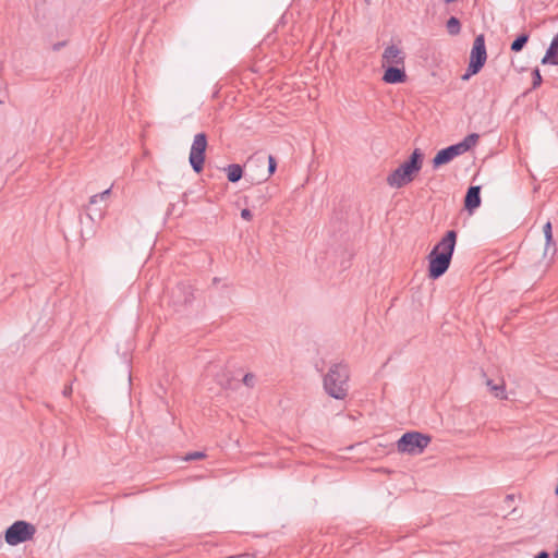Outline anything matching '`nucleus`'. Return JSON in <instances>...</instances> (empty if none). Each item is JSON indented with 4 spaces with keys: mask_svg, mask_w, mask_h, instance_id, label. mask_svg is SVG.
I'll list each match as a JSON object with an SVG mask.
<instances>
[{
    "mask_svg": "<svg viewBox=\"0 0 558 558\" xmlns=\"http://www.w3.org/2000/svg\"><path fill=\"white\" fill-rule=\"evenodd\" d=\"M555 494L558 496V485L556 486Z\"/></svg>",
    "mask_w": 558,
    "mask_h": 558,
    "instance_id": "nucleus-32",
    "label": "nucleus"
},
{
    "mask_svg": "<svg viewBox=\"0 0 558 558\" xmlns=\"http://www.w3.org/2000/svg\"><path fill=\"white\" fill-rule=\"evenodd\" d=\"M478 138H480L478 134L471 133L466 137H464L463 141H461L460 143H457L456 145L459 148L460 153L464 154L468 150H470L473 146L476 145Z\"/></svg>",
    "mask_w": 558,
    "mask_h": 558,
    "instance_id": "nucleus-17",
    "label": "nucleus"
},
{
    "mask_svg": "<svg viewBox=\"0 0 558 558\" xmlns=\"http://www.w3.org/2000/svg\"><path fill=\"white\" fill-rule=\"evenodd\" d=\"M487 59V51L485 47V37L480 34L475 37L470 53V62L465 74L462 75V80H469L470 76L477 74L484 66Z\"/></svg>",
    "mask_w": 558,
    "mask_h": 558,
    "instance_id": "nucleus-5",
    "label": "nucleus"
},
{
    "mask_svg": "<svg viewBox=\"0 0 558 558\" xmlns=\"http://www.w3.org/2000/svg\"><path fill=\"white\" fill-rule=\"evenodd\" d=\"M267 190V187H256L250 190L244 196L245 204L252 207L263 206L268 198Z\"/></svg>",
    "mask_w": 558,
    "mask_h": 558,
    "instance_id": "nucleus-13",
    "label": "nucleus"
},
{
    "mask_svg": "<svg viewBox=\"0 0 558 558\" xmlns=\"http://www.w3.org/2000/svg\"><path fill=\"white\" fill-rule=\"evenodd\" d=\"M172 295L175 302L186 305L194 300V289L191 284L181 282L175 287Z\"/></svg>",
    "mask_w": 558,
    "mask_h": 558,
    "instance_id": "nucleus-11",
    "label": "nucleus"
},
{
    "mask_svg": "<svg viewBox=\"0 0 558 558\" xmlns=\"http://www.w3.org/2000/svg\"><path fill=\"white\" fill-rule=\"evenodd\" d=\"M462 155L456 144L440 149L433 158V167L439 168L440 166L449 163L457 156Z\"/></svg>",
    "mask_w": 558,
    "mask_h": 558,
    "instance_id": "nucleus-9",
    "label": "nucleus"
},
{
    "mask_svg": "<svg viewBox=\"0 0 558 558\" xmlns=\"http://www.w3.org/2000/svg\"><path fill=\"white\" fill-rule=\"evenodd\" d=\"M242 381L245 386L253 387L255 384V375L252 373H247L244 375Z\"/></svg>",
    "mask_w": 558,
    "mask_h": 558,
    "instance_id": "nucleus-24",
    "label": "nucleus"
},
{
    "mask_svg": "<svg viewBox=\"0 0 558 558\" xmlns=\"http://www.w3.org/2000/svg\"><path fill=\"white\" fill-rule=\"evenodd\" d=\"M383 80L388 84H399L407 81V74L404 69L389 65L384 73Z\"/></svg>",
    "mask_w": 558,
    "mask_h": 558,
    "instance_id": "nucleus-14",
    "label": "nucleus"
},
{
    "mask_svg": "<svg viewBox=\"0 0 558 558\" xmlns=\"http://www.w3.org/2000/svg\"><path fill=\"white\" fill-rule=\"evenodd\" d=\"M486 386L489 388L490 392L500 400H506L507 393H506V385L505 381L501 380L500 384H495L490 378L485 379Z\"/></svg>",
    "mask_w": 558,
    "mask_h": 558,
    "instance_id": "nucleus-16",
    "label": "nucleus"
},
{
    "mask_svg": "<svg viewBox=\"0 0 558 558\" xmlns=\"http://www.w3.org/2000/svg\"><path fill=\"white\" fill-rule=\"evenodd\" d=\"M98 199H100V198H99V196H98V194L93 195V196L90 197V199H89V205H94V204H96V203L98 202Z\"/></svg>",
    "mask_w": 558,
    "mask_h": 558,
    "instance_id": "nucleus-29",
    "label": "nucleus"
},
{
    "mask_svg": "<svg viewBox=\"0 0 558 558\" xmlns=\"http://www.w3.org/2000/svg\"><path fill=\"white\" fill-rule=\"evenodd\" d=\"M207 146L208 141L206 133H197L194 136L189 156L190 165L196 173H201L204 169Z\"/></svg>",
    "mask_w": 558,
    "mask_h": 558,
    "instance_id": "nucleus-7",
    "label": "nucleus"
},
{
    "mask_svg": "<svg viewBox=\"0 0 558 558\" xmlns=\"http://www.w3.org/2000/svg\"><path fill=\"white\" fill-rule=\"evenodd\" d=\"M65 45H66V41H59V43H56V44L52 46V49H53L54 51H58V50H60L61 48H63Z\"/></svg>",
    "mask_w": 558,
    "mask_h": 558,
    "instance_id": "nucleus-28",
    "label": "nucleus"
},
{
    "mask_svg": "<svg viewBox=\"0 0 558 558\" xmlns=\"http://www.w3.org/2000/svg\"><path fill=\"white\" fill-rule=\"evenodd\" d=\"M534 558H548V554L543 550L538 553Z\"/></svg>",
    "mask_w": 558,
    "mask_h": 558,
    "instance_id": "nucleus-30",
    "label": "nucleus"
},
{
    "mask_svg": "<svg viewBox=\"0 0 558 558\" xmlns=\"http://www.w3.org/2000/svg\"><path fill=\"white\" fill-rule=\"evenodd\" d=\"M36 533V527L29 522L20 520L15 521L13 524H11L4 533L5 542L11 545L15 546L21 543H24L26 541H29L34 537Z\"/></svg>",
    "mask_w": 558,
    "mask_h": 558,
    "instance_id": "nucleus-6",
    "label": "nucleus"
},
{
    "mask_svg": "<svg viewBox=\"0 0 558 558\" xmlns=\"http://www.w3.org/2000/svg\"><path fill=\"white\" fill-rule=\"evenodd\" d=\"M541 63L543 65H558V34L551 39L545 56L541 60Z\"/></svg>",
    "mask_w": 558,
    "mask_h": 558,
    "instance_id": "nucleus-15",
    "label": "nucleus"
},
{
    "mask_svg": "<svg viewBox=\"0 0 558 558\" xmlns=\"http://www.w3.org/2000/svg\"><path fill=\"white\" fill-rule=\"evenodd\" d=\"M505 500H506L507 502H509V501H513V500H514V496H513V495H507Z\"/></svg>",
    "mask_w": 558,
    "mask_h": 558,
    "instance_id": "nucleus-31",
    "label": "nucleus"
},
{
    "mask_svg": "<svg viewBox=\"0 0 558 558\" xmlns=\"http://www.w3.org/2000/svg\"><path fill=\"white\" fill-rule=\"evenodd\" d=\"M110 192H111V189H107L106 191L98 193L100 201L106 199L109 196Z\"/></svg>",
    "mask_w": 558,
    "mask_h": 558,
    "instance_id": "nucleus-27",
    "label": "nucleus"
},
{
    "mask_svg": "<svg viewBox=\"0 0 558 558\" xmlns=\"http://www.w3.org/2000/svg\"><path fill=\"white\" fill-rule=\"evenodd\" d=\"M432 438L420 432H408L397 441L399 452L412 456L421 454L429 445Z\"/></svg>",
    "mask_w": 558,
    "mask_h": 558,
    "instance_id": "nucleus-4",
    "label": "nucleus"
},
{
    "mask_svg": "<svg viewBox=\"0 0 558 558\" xmlns=\"http://www.w3.org/2000/svg\"><path fill=\"white\" fill-rule=\"evenodd\" d=\"M266 159L268 162V169L266 172H263V174L258 178L259 182L268 180L276 172V169H277L276 158L272 155H268L267 157H265L262 153L258 151V153H255L254 155H252L246 162V166H248V167H252V166L264 167Z\"/></svg>",
    "mask_w": 558,
    "mask_h": 558,
    "instance_id": "nucleus-8",
    "label": "nucleus"
},
{
    "mask_svg": "<svg viewBox=\"0 0 558 558\" xmlns=\"http://www.w3.org/2000/svg\"><path fill=\"white\" fill-rule=\"evenodd\" d=\"M457 232L449 230L428 254V277L438 279L449 268L453 255Z\"/></svg>",
    "mask_w": 558,
    "mask_h": 558,
    "instance_id": "nucleus-1",
    "label": "nucleus"
},
{
    "mask_svg": "<svg viewBox=\"0 0 558 558\" xmlns=\"http://www.w3.org/2000/svg\"><path fill=\"white\" fill-rule=\"evenodd\" d=\"M543 232H544L545 240H546V247H545V254H546L550 246L555 247V242L553 239V227H551L550 221H547L544 225ZM555 251H556V248H554V252Z\"/></svg>",
    "mask_w": 558,
    "mask_h": 558,
    "instance_id": "nucleus-21",
    "label": "nucleus"
},
{
    "mask_svg": "<svg viewBox=\"0 0 558 558\" xmlns=\"http://www.w3.org/2000/svg\"><path fill=\"white\" fill-rule=\"evenodd\" d=\"M481 206V186L471 185L464 197V208L470 213L473 211Z\"/></svg>",
    "mask_w": 558,
    "mask_h": 558,
    "instance_id": "nucleus-12",
    "label": "nucleus"
},
{
    "mask_svg": "<svg viewBox=\"0 0 558 558\" xmlns=\"http://www.w3.org/2000/svg\"><path fill=\"white\" fill-rule=\"evenodd\" d=\"M62 395L64 397H70L72 395V386L71 385H66L63 390H62Z\"/></svg>",
    "mask_w": 558,
    "mask_h": 558,
    "instance_id": "nucleus-26",
    "label": "nucleus"
},
{
    "mask_svg": "<svg viewBox=\"0 0 558 558\" xmlns=\"http://www.w3.org/2000/svg\"><path fill=\"white\" fill-rule=\"evenodd\" d=\"M225 170L227 171L228 180L232 183L240 181L243 177V169L238 163L229 165Z\"/></svg>",
    "mask_w": 558,
    "mask_h": 558,
    "instance_id": "nucleus-18",
    "label": "nucleus"
},
{
    "mask_svg": "<svg viewBox=\"0 0 558 558\" xmlns=\"http://www.w3.org/2000/svg\"><path fill=\"white\" fill-rule=\"evenodd\" d=\"M366 3H369L372 0H364Z\"/></svg>",
    "mask_w": 558,
    "mask_h": 558,
    "instance_id": "nucleus-33",
    "label": "nucleus"
},
{
    "mask_svg": "<svg viewBox=\"0 0 558 558\" xmlns=\"http://www.w3.org/2000/svg\"><path fill=\"white\" fill-rule=\"evenodd\" d=\"M349 378V366L344 363H335L324 376V389L331 398L343 400L348 396Z\"/></svg>",
    "mask_w": 558,
    "mask_h": 558,
    "instance_id": "nucleus-3",
    "label": "nucleus"
},
{
    "mask_svg": "<svg viewBox=\"0 0 558 558\" xmlns=\"http://www.w3.org/2000/svg\"><path fill=\"white\" fill-rule=\"evenodd\" d=\"M404 60V52L395 45H390L384 50L383 66H385L386 64L403 65Z\"/></svg>",
    "mask_w": 558,
    "mask_h": 558,
    "instance_id": "nucleus-10",
    "label": "nucleus"
},
{
    "mask_svg": "<svg viewBox=\"0 0 558 558\" xmlns=\"http://www.w3.org/2000/svg\"><path fill=\"white\" fill-rule=\"evenodd\" d=\"M446 27H447V32L451 36H457L461 32V23H460L459 19L456 16H451L448 19V21L446 23Z\"/></svg>",
    "mask_w": 558,
    "mask_h": 558,
    "instance_id": "nucleus-20",
    "label": "nucleus"
},
{
    "mask_svg": "<svg viewBox=\"0 0 558 558\" xmlns=\"http://www.w3.org/2000/svg\"><path fill=\"white\" fill-rule=\"evenodd\" d=\"M542 83H543V77L541 75L539 69L535 68L532 71V88L536 89L537 87H539L542 85Z\"/></svg>",
    "mask_w": 558,
    "mask_h": 558,
    "instance_id": "nucleus-22",
    "label": "nucleus"
},
{
    "mask_svg": "<svg viewBox=\"0 0 558 558\" xmlns=\"http://www.w3.org/2000/svg\"><path fill=\"white\" fill-rule=\"evenodd\" d=\"M530 34L529 33H521L517 36V38L511 43L510 50L514 53H518L523 50L525 45L529 43Z\"/></svg>",
    "mask_w": 558,
    "mask_h": 558,
    "instance_id": "nucleus-19",
    "label": "nucleus"
},
{
    "mask_svg": "<svg viewBox=\"0 0 558 558\" xmlns=\"http://www.w3.org/2000/svg\"><path fill=\"white\" fill-rule=\"evenodd\" d=\"M203 458H205V453L204 452H202V451H194V452L187 453L184 459L186 461H192V460H199V459H203Z\"/></svg>",
    "mask_w": 558,
    "mask_h": 558,
    "instance_id": "nucleus-23",
    "label": "nucleus"
},
{
    "mask_svg": "<svg viewBox=\"0 0 558 558\" xmlns=\"http://www.w3.org/2000/svg\"><path fill=\"white\" fill-rule=\"evenodd\" d=\"M241 217L245 220H251L253 216L248 208H244L241 210Z\"/></svg>",
    "mask_w": 558,
    "mask_h": 558,
    "instance_id": "nucleus-25",
    "label": "nucleus"
},
{
    "mask_svg": "<svg viewBox=\"0 0 558 558\" xmlns=\"http://www.w3.org/2000/svg\"><path fill=\"white\" fill-rule=\"evenodd\" d=\"M424 154L420 148H415L408 160L395 169L386 179L389 186L401 189L411 183L423 166Z\"/></svg>",
    "mask_w": 558,
    "mask_h": 558,
    "instance_id": "nucleus-2",
    "label": "nucleus"
}]
</instances>
